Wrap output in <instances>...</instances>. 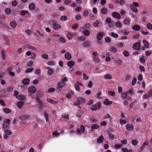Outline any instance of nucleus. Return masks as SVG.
Segmentation results:
<instances>
[{
	"instance_id": "f3484780",
	"label": "nucleus",
	"mask_w": 152,
	"mask_h": 152,
	"mask_svg": "<svg viewBox=\"0 0 152 152\" xmlns=\"http://www.w3.org/2000/svg\"><path fill=\"white\" fill-rule=\"evenodd\" d=\"M28 118V115H22L20 116L19 117V119L21 121L25 120Z\"/></svg>"
},
{
	"instance_id": "4c0bfd02",
	"label": "nucleus",
	"mask_w": 152,
	"mask_h": 152,
	"mask_svg": "<svg viewBox=\"0 0 152 152\" xmlns=\"http://www.w3.org/2000/svg\"><path fill=\"white\" fill-rule=\"evenodd\" d=\"M130 20L128 19H125L124 21V23L126 25H129V24Z\"/></svg>"
},
{
	"instance_id": "cd10ccee",
	"label": "nucleus",
	"mask_w": 152,
	"mask_h": 152,
	"mask_svg": "<svg viewBox=\"0 0 152 152\" xmlns=\"http://www.w3.org/2000/svg\"><path fill=\"white\" fill-rule=\"evenodd\" d=\"M25 96L22 94H20L17 97L18 99L19 100H23L25 99Z\"/></svg>"
},
{
	"instance_id": "412c9836",
	"label": "nucleus",
	"mask_w": 152,
	"mask_h": 152,
	"mask_svg": "<svg viewBox=\"0 0 152 152\" xmlns=\"http://www.w3.org/2000/svg\"><path fill=\"white\" fill-rule=\"evenodd\" d=\"M130 7L131 10L135 13H137L138 12L137 9L134 6H133L132 5H131Z\"/></svg>"
},
{
	"instance_id": "a18cd8bd",
	"label": "nucleus",
	"mask_w": 152,
	"mask_h": 152,
	"mask_svg": "<svg viewBox=\"0 0 152 152\" xmlns=\"http://www.w3.org/2000/svg\"><path fill=\"white\" fill-rule=\"evenodd\" d=\"M59 41L63 43H64L66 42V41L64 38L63 37H61L60 38V39L59 40Z\"/></svg>"
},
{
	"instance_id": "a211bd4d",
	"label": "nucleus",
	"mask_w": 152,
	"mask_h": 152,
	"mask_svg": "<svg viewBox=\"0 0 152 152\" xmlns=\"http://www.w3.org/2000/svg\"><path fill=\"white\" fill-rule=\"evenodd\" d=\"M10 122V121L9 119H5L4 121V123L3 124V128L5 129L7 128L5 126V124H4L6 123L8 124V125H9Z\"/></svg>"
},
{
	"instance_id": "b1692460",
	"label": "nucleus",
	"mask_w": 152,
	"mask_h": 152,
	"mask_svg": "<svg viewBox=\"0 0 152 152\" xmlns=\"http://www.w3.org/2000/svg\"><path fill=\"white\" fill-rule=\"evenodd\" d=\"M83 45L85 47H89L91 45V43L89 41H86L84 42Z\"/></svg>"
},
{
	"instance_id": "0e129e2a",
	"label": "nucleus",
	"mask_w": 152,
	"mask_h": 152,
	"mask_svg": "<svg viewBox=\"0 0 152 152\" xmlns=\"http://www.w3.org/2000/svg\"><path fill=\"white\" fill-rule=\"evenodd\" d=\"M139 68L140 70V71L141 72H144L145 71V68L144 66L140 65L139 66Z\"/></svg>"
},
{
	"instance_id": "6e6d98bb",
	"label": "nucleus",
	"mask_w": 152,
	"mask_h": 152,
	"mask_svg": "<svg viewBox=\"0 0 152 152\" xmlns=\"http://www.w3.org/2000/svg\"><path fill=\"white\" fill-rule=\"evenodd\" d=\"M67 37L69 39H71L72 38V34L70 32H68L67 35Z\"/></svg>"
},
{
	"instance_id": "49530a36",
	"label": "nucleus",
	"mask_w": 152,
	"mask_h": 152,
	"mask_svg": "<svg viewBox=\"0 0 152 152\" xmlns=\"http://www.w3.org/2000/svg\"><path fill=\"white\" fill-rule=\"evenodd\" d=\"M102 93L101 92H99L97 94V96H96L97 98L100 99H102V97H100V96L101 95Z\"/></svg>"
},
{
	"instance_id": "5fc2aeb1",
	"label": "nucleus",
	"mask_w": 152,
	"mask_h": 152,
	"mask_svg": "<svg viewBox=\"0 0 152 152\" xmlns=\"http://www.w3.org/2000/svg\"><path fill=\"white\" fill-rule=\"evenodd\" d=\"M146 26L149 30H151L152 29V24L151 23H148L147 25Z\"/></svg>"
},
{
	"instance_id": "f704fd0d",
	"label": "nucleus",
	"mask_w": 152,
	"mask_h": 152,
	"mask_svg": "<svg viewBox=\"0 0 152 152\" xmlns=\"http://www.w3.org/2000/svg\"><path fill=\"white\" fill-rule=\"evenodd\" d=\"M47 101L48 102L52 104H56L57 103V101H55L53 100L50 99H47Z\"/></svg>"
},
{
	"instance_id": "37998d69",
	"label": "nucleus",
	"mask_w": 152,
	"mask_h": 152,
	"mask_svg": "<svg viewBox=\"0 0 152 152\" xmlns=\"http://www.w3.org/2000/svg\"><path fill=\"white\" fill-rule=\"evenodd\" d=\"M123 53L124 56L126 57L128 56L129 55V52L126 50L124 51L123 52Z\"/></svg>"
},
{
	"instance_id": "f03ea898",
	"label": "nucleus",
	"mask_w": 152,
	"mask_h": 152,
	"mask_svg": "<svg viewBox=\"0 0 152 152\" xmlns=\"http://www.w3.org/2000/svg\"><path fill=\"white\" fill-rule=\"evenodd\" d=\"M36 100L37 102L38 103V106L39 109H42L44 107L41 102V99L38 97L36 98Z\"/></svg>"
},
{
	"instance_id": "69168bd1",
	"label": "nucleus",
	"mask_w": 152,
	"mask_h": 152,
	"mask_svg": "<svg viewBox=\"0 0 152 152\" xmlns=\"http://www.w3.org/2000/svg\"><path fill=\"white\" fill-rule=\"evenodd\" d=\"M152 53V52L151 50H147L145 51V54L147 56H150Z\"/></svg>"
},
{
	"instance_id": "ea45409f",
	"label": "nucleus",
	"mask_w": 152,
	"mask_h": 152,
	"mask_svg": "<svg viewBox=\"0 0 152 152\" xmlns=\"http://www.w3.org/2000/svg\"><path fill=\"white\" fill-rule=\"evenodd\" d=\"M116 27L119 28H121L122 26V24L120 21H117L116 23Z\"/></svg>"
},
{
	"instance_id": "3c124183",
	"label": "nucleus",
	"mask_w": 152,
	"mask_h": 152,
	"mask_svg": "<svg viewBox=\"0 0 152 152\" xmlns=\"http://www.w3.org/2000/svg\"><path fill=\"white\" fill-rule=\"evenodd\" d=\"M44 115L46 121L48 122V121L49 118L48 115L46 112H45L44 113Z\"/></svg>"
},
{
	"instance_id": "a878e982",
	"label": "nucleus",
	"mask_w": 152,
	"mask_h": 152,
	"mask_svg": "<svg viewBox=\"0 0 152 152\" xmlns=\"http://www.w3.org/2000/svg\"><path fill=\"white\" fill-rule=\"evenodd\" d=\"M10 26L13 28H15L16 26V23L15 21H12L10 23Z\"/></svg>"
},
{
	"instance_id": "4d7b16f0",
	"label": "nucleus",
	"mask_w": 152,
	"mask_h": 152,
	"mask_svg": "<svg viewBox=\"0 0 152 152\" xmlns=\"http://www.w3.org/2000/svg\"><path fill=\"white\" fill-rule=\"evenodd\" d=\"M120 124L122 125L124 124H126V121L124 119H121L120 120Z\"/></svg>"
},
{
	"instance_id": "6ab92c4d",
	"label": "nucleus",
	"mask_w": 152,
	"mask_h": 152,
	"mask_svg": "<svg viewBox=\"0 0 152 152\" xmlns=\"http://www.w3.org/2000/svg\"><path fill=\"white\" fill-rule=\"evenodd\" d=\"M65 57L67 60H70L72 58L71 54L69 52L66 53L65 54Z\"/></svg>"
},
{
	"instance_id": "de8ad7c7",
	"label": "nucleus",
	"mask_w": 152,
	"mask_h": 152,
	"mask_svg": "<svg viewBox=\"0 0 152 152\" xmlns=\"http://www.w3.org/2000/svg\"><path fill=\"white\" fill-rule=\"evenodd\" d=\"M4 132L6 134L8 135H11L12 134L10 130L8 129L5 130L4 131Z\"/></svg>"
},
{
	"instance_id": "72a5a7b5",
	"label": "nucleus",
	"mask_w": 152,
	"mask_h": 152,
	"mask_svg": "<svg viewBox=\"0 0 152 152\" xmlns=\"http://www.w3.org/2000/svg\"><path fill=\"white\" fill-rule=\"evenodd\" d=\"M1 55L2 56L3 59H5V57L6 56V51L4 50H2L1 51Z\"/></svg>"
},
{
	"instance_id": "20e7f679",
	"label": "nucleus",
	"mask_w": 152,
	"mask_h": 152,
	"mask_svg": "<svg viewBox=\"0 0 152 152\" xmlns=\"http://www.w3.org/2000/svg\"><path fill=\"white\" fill-rule=\"evenodd\" d=\"M141 45L139 42H136L134 43L132 45L133 49L136 50H138L140 49Z\"/></svg>"
},
{
	"instance_id": "9b49d317",
	"label": "nucleus",
	"mask_w": 152,
	"mask_h": 152,
	"mask_svg": "<svg viewBox=\"0 0 152 152\" xmlns=\"http://www.w3.org/2000/svg\"><path fill=\"white\" fill-rule=\"evenodd\" d=\"M104 138L102 135L98 138L97 139V142L98 143H102L104 140Z\"/></svg>"
},
{
	"instance_id": "bb28decb",
	"label": "nucleus",
	"mask_w": 152,
	"mask_h": 152,
	"mask_svg": "<svg viewBox=\"0 0 152 152\" xmlns=\"http://www.w3.org/2000/svg\"><path fill=\"white\" fill-rule=\"evenodd\" d=\"M83 33L84 35L86 36H88L90 34V32L88 30H84Z\"/></svg>"
},
{
	"instance_id": "338daca9",
	"label": "nucleus",
	"mask_w": 152,
	"mask_h": 152,
	"mask_svg": "<svg viewBox=\"0 0 152 152\" xmlns=\"http://www.w3.org/2000/svg\"><path fill=\"white\" fill-rule=\"evenodd\" d=\"M105 41L107 43H109L111 42V39L110 37H107L105 38Z\"/></svg>"
},
{
	"instance_id": "864d4df0",
	"label": "nucleus",
	"mask_w": 152,
	"mask_h": 152,
	"mask_svg": "<svg viewBox=\"0 0 152 152\" xmlns=\"http://www.w3.org/2000/svg\"><path fill=\"white\" fill-rule=\"evenodd\" d=\"M110 50L112 53H115L117 51V49L115 47H112L110 48Z\"/></svg>"
},
{
	"instance_id": "052dcab7",
	"label": "nucleus",
	"mask_w": 152,
	"mask_h": 152,
	"mask_svg": "<svg viewBox=\"0 0 152 152\" xmlns=\"http://www.w3.org/2000/svg\"><path fill=\"white\" fill-rule=\"evenodd\" d=\"M108 94L110 96H113L115 95V92L113 91H109L108 92Z\"/></svg>"
},
{
	"instance_id": "79ce46f5",
	"label": "nucleus",
	"mask_w": 152,
	"mask_h": 152,
	"mask_svg": "<svg viewBox=\"0 0 152 152\" xmlns=\"http://www.w3.org/2000/svg\"><path fill=\"white\" fill-rule=\"evenodd\" d=\"M93 58V61H94V62H95L96 63H98L100 61V60L98 58L96 57H94Z\"/></svg>"
},
{
	"instance_id": "2eb2a0df",
	"label": "nucleus",
	"mask_w": 152,
	"mask_h": 152,
	"mask_svg": "<svg viewBox=\"0 0 152 152\" xmlns=\"http://www.w3.org/2000/svg\"><path fill=\"white\" fill-rule=\"evenodd\" d=\"M140 27L138 25H135L132 26V29L134 31H138L140 29Z\"/></svg>"
},
{
	"instance_id": "e433bc0d",
	"label": "nucleus",
	"mask_w": 152,
	"mask_h": 152,
	"mask_svg": "<svg viewBox=\"0 0 152 152\" xmlns=\"http://www.w3.org/2000/svg\"><path fill=\"white\" fill-rule=\"evenodd\" d=\"M133 88H130L129 89V90L127 92V93H128L129 94H130V95H132L133 94Z\"/></svg>"
},
{
	"instance_id": "680f3d73",
	"label": "nucleus",
	"mask_w": 152,
	"mask_h": 152,
	"mask_svg": "<svg viewBox=\"0 0 152 152\" xmlns=\"http://www.w3.org/2000/svg\"><path fill=\"white\" fill-rule=\"evenodd\" d=\"M42 57L44 59L47 60L48 58V55L46 54L42 55Z\"/></svg>"
},
{
	"instance_id": "c756f323",
	"label": "nucleus",
	"mask_w": 152,
	"mask_h": 152,
	"mask_svg": "<svg viewBox=\"0 0 152 152\" xmlns=\"http://www.w3.org/2000/svg\"><path fill=\"white\" fill-rule=\"evenodd\" d=\"M110 35L112 37L115 38H118V34L116 33H115L114 32H112L110 33Z\"/></svg>"
},
{
	"instance_id": "f8f14e48",
	"label": "nucleus",
	"mask_w": 152,
	"mask_h": 152,
	"mask_svg": "<svg viewBox=\"0 0 152 152\" xmlns=\"http://www.w3.org/2000/svg\"><path fill=\"white\" fill-rule=\"evenodd\" d=\"M103 103L105 105H109L112 104V101L109 100L108 99H106L103 102Z\"/></svg>"
},
{
	"instance_id": "5701e85b",
	"label": "nucleus",
	"mask_w": 152,
	"mask_h": 152,
	"mask_svg": "<svg viewBox=\"0 0 152 152\" xmlns=\"http://www.w3.org/2000/svg\"><path fill=\"white\" fill-rule=\"evenodd\" d=\"M29 8L31 10H33L35 9V6L34 3H32L29 4Z\"/></svg>"
},
{
	"instance_id": "603ef678",
	"label": "nucleus",
	"mask_w": 152,
	"mask_h": 152,
	"mask_svg": "<svg viewBox=\"0 0 152 152\" xmlns=\"http://www.w3.org/2000/svg\"><path fill=\"white\" fill-rule=\"evenodd\" d=\"M4 111L7 114L10 113L11 112L10 110L9 109L7 108H5L4 109Z\"/></svg>"
},
{
	"instance_id": "c9c22d12",
	"label": "nucleus",
	"mask_w": 152,
	"mask_h": 152,
	"mask_svg": "<svg viewBox=\"0 0 152 152\" xmlns=\"http://www.w3.org/2000/svg\"><path fill=\"white\" fill-rule=\"evenodd\" d=\"M143 43L144 45L146 48H149V44L148 42L146 40H143Z\"/></svg>"
},
{
	"instance_id": "c85d7f7f",
	"label": "nucleus",
	"mask_w": 152,
	"mask_h": 152,
	"mask_svg": "<svg viewBox=\"0 0 152 152\" xmlns=\"http://www.w3.org/2000/svg\"><path fill=\"white\" fill-rule=\"evenodd\" d=\"M101 12L103 14L105 15L107 12V10L105 7H103L101 9Z\"/></svg>"
},
{
	"instance_id": "bf43d9fd",
	"label": "nucleus",
	"mask_w": 152,
	"mask_h": 152,
	"mask_svg": "<svg viewBox=\"0 0 152 152\" xmlns=\"http://www.w3.org/2000/svg\"><path fill=\"white\" fill-rule=\"evenodd\" d=\"M88 14V12L87 11L85 10L83 12L82 14V15L83 16L86 17V16H87Z\"/></svg>"
},
{
	"instance_id": "8fccbe9b",
	"label": "nucleus",
	"mask_w": 152,
	"mask_h": 152,
	"mask_svg": "<svg viewBox=\"0 0 152 152\" xmlns=\"http://www.w3.org/2000/svg\"><path fill=\"white\" fill-rule=\"evenodd\" d=\"M75 89L77 91H79L80 90V88L79 86H78V84L75 83Z\"/></svg>"
},
{
	"instance_id": "f257e3e1",
	"label": "nucleus",
	"mask_w": 152,
	"mask_h": 152,
	"mask_svg": "<svg viewBox=\"0 0 152 152\" xmlns=\"http://www.w3.org/2000/svg\"><path fill=\"white\" fill-rule=\"evenodd\" d=\"M85 101L84 99L82 97H79L78 98L77 101L74 102V104L75 105H79L83 103Z\"/></svg>"
},
{
	"instance_id": "7c9ffc66",
	"label": "nucleus",
	"mask_w": 152,
	"mask_h": 152,
	"mask_svg": "<svg viewBox=\"0 0 152 152\" xmlns=\"http://www.w3.org/2000/svg\"><path fill=\"white\" fill-rule=\"evenodd\" d=\"M83 114V112L80 110H78L77 113V116L80 118L81 117V115Z\"/></svg>"
},
{
	"instance_id": "393cba45",
	"label": "nucleus",
	"mask_w": 152,
	"mask_h": 152,
	"mask_svg": "<svg viewBox=\"0 0 152 152\" xmlns=\"http://www.w3.org/2000/svg\"><path fill=\"white\" fill-rule=\"evenodd\" d=\"M104 77L105 79L110 80L112 78V76L110 74H107L104 75Z\"/></svg>"
},
{
	"instance_id": "aec40b11",
	"label": "nucleus",
	"mask_w": 152,
	"mask_h": 152,
	"mask_svg": "<svg viewBox=\"0 0 152 152\" xmlns=\"http://www.w3.org/2000/svg\"><path fill=\"white\" fill-rule=\"evenodd\" d=\"M30 80L28 78H25L23 80L22 83L25 85H27L29 84Z\"/></svg>"
},
{
	"instance_id": "ddd939ff",
	"label": "nucleus",
	"mask_w": 152,
	"mask_h": 152,
	"mask_svg": "<svg viewBox=\"0 0 152 152\" xmlns=\"http://www.w3.org/2000/svg\"><path fill=\"white\" fill-rule=\"evenodd\" d=\"M75 64V62L72 60L68 61L67 63V66L69 67H71L73 66Z\"/></svg>"
},
{
	"instance_id": "2f4dec72",
	"label": "nucleus",
	"mask_w": 152,
	"mask_h": 152,
	"mask_svg": "<svg viewBox=\"0 0 152 152\" xmlns=\"http://www.w3.org/2000/svg\"><path fill=\"white\" fill-rule=\"evenodd\" d=\"M34 70V69L33 68H28L25 71V73H28L30 72H31L33 71Z\"/></svg>"
},
{
	"instance_id": "dca6fc26",
	"label": "nucleus",
	"mask_w": 152,
	"mask_h": 152,
	"mask_svg": "<svg viewBox=\"0 0 152 152\" xmlns=\"http://www.w3.org/2000/svg\"><path fill=\"white\" fill-rule=\"evenodd\" d=\"M20 14L22 16H25L26 15L28 14L29 12L27 10H22L20 11Z\"/></svg>"
},
{
	"instance_id": "4be33fe9",
	"label": "nucleus",
	"mask_w": 152,
	"mask_h": 152,
	"mask_svg": "<svg viewBox=\"0 0 152 152\" xmlns=\"http://www.w3.org/2000/svg\"><path fill=\"white\" fill-rule=\"evenodd\" d=\"M127 96V92H124L121 94V97L122 99H124L126 98Z\"/></svg>"
},
{
	"instance_id": "6e6552de",
	"label": "nucleus",
	"mask_w": 152,
	"mask_h": 152,
	"mask_svg": "<svg viewBox=\"0 0 152 152\" xmlns=\"http://www.w3.org/2000/svg\"><path fill=\"white\" fill-rule=\"evenodd\" d=\"M126 128L128 130L132 131L133 129L134 126L132 124H127L126 126Z\"/></svg>"
},
{
	"instance_id": "473e14b6",
	"label": "nucleus",
	"mask_w": 152,
	"mask_h": 152,
	"mask_svg": "<svg viewBox=\"0 0 152 152\" xmlns=\"http://www.w3.org/2000/svg\"><path fill=\"white\" fill-rule=\"evenodd\" d=\"M5 12L7 14H10L11 13L12 11L10 8H7L5 9Z\"/></svg>"
},
{
	"instance_id": "423d86ee",
	"label": "nucleus",
	"mask_w": 152,
	"mask_h": 152,
	"mask_svg": "<svg viewBox=\"0 0 152 152\" xmlns=\"http://www.w3.org/2000/svg\"><path fill=\"white\" fill-rule=\"evenodd\" d=\"M112 15V16L115 18H117L118 19L121 18V17L120 14L116 12H113Z\"/></svg>"
},
{
	"instance_id": "c03bdc74",
	"label": "nucleus",
	"mask_w": 152,
	"mask_h": 152,
	"mask_svg": "<svg viewBox=\"0 0 152 152\" xmlns=\"http://www.w3.org/2000/svg\"><path fill=\"white\" fill-rule=\"evenodd\" d=\"M60 20L62 21H66L67 20V17L65 15L62 16Z\"/></svg>"
},
{
	"instance_id": "a19ab883",
	"label": "nucleus",
	"mask_w": 152,
	"mask_h": 152,
	"mask_svg": "<svg viewBox=\"0 0 152 152\" xmlns=\"http://www.w3.org/2000/svg\"><path fill=\"white\" fill-rule=\"evenodd\" d=\"M129 14L131 16V17L132 18L136 20L137 18L136 15H134L131 12H129Z\"/></svg>"
},
{
	"instance_id": "58836bf2",
	"label": "nucleus",
	"mask_w": 152,
	"mask_h": 152,
	"mask_svg": "<svg viewBox=\"0 0 152 152\" xmlns=\"http://www.w3.org/2000/svg\"><path fill=\"white\" fill-rule=\"evenodd\" d=\"M33 61L31 60L28 61L27 63V66L28 67H30L32 66L33 65Z\"/></svg>"
},
{
	"instance_id": "4468645a",
	"label": "nucleus",
	"mask_w": 152,
	"mask_h": 152,
	"mask_svg": "<svg viewBox=\"0 0 152 152\" xmlns=\"http://www.w3.org/2000/svg\"><path fill=\"white\" fill-rule=\"evenodd\" d=\"M99 127V126L96 124H94L91 126V131H93L95 129H96Z\"/></svg>"
},
{
	"instance_id": "e2e57ef3",
	"label": "nucleus",
	"mask_w": 152,
	"mask_h": 152,
	"mask_svg": "<svg viewBox=\"0 0 152 152\" xmlns=\"http://www.w3.org/2000/svg\"><path fill=\"white\" fill-rule=\"evenodd\" d=\"M131 76L129 75H127L125 77V80L127 82L130 78Z\"/></svg>"
},
{
	"instance_id": "774afa93",
	"label": "nucleus",
	"mask_w": 152,
	"mask_h": 152,
	"mask_svg": "<svg viewBox=\"0 0 152 152\" xmlns=\"http://www.w3.org/2000/svg\"><path fill=\"white\" fill-rule=\"evenodd\" d=\"M148 95L149 98L152 96V89H151L149 90Z\"/></svg>"
},
{
	"instance_id": "9d476101",
	"label": "nucleus",
	"mask_w": 152,
	"mask_h": 152,
	"mask_svg": "<svg viewBox=\"0 0 152 152\" xmlns=\"http://www.w3.org/2000/svg\"><path fill=\"white\" fill-rule=\"evenodd\" d=\"M24 105V102L22 101H19L17 103V105L18 107L20 108L21 109Z\"/></svg>"
},
{
	"instance_id": "7ed1b4c3",
	"label": "nucleus",
	"mask_w": 152,
	"mask_h": 152,
	"mask_svg": "<svg viewBox=\"0 0 152 152\" xmlns=\"http://www.w3.org/2000/svg\"><path fill=\"white\" fill-rule=\"evenodd\" d=\"M51 22L53 24V27L54 29L57 30L61 28V26L60 25L57 24L55 20H52Z\"/></svg>"
},
{
	"instance_id": "13d9d810",
	"label": "nucleus",
	"mask_w": 152,
	"mask_h": 152,
	"mask_svg": "<svg viewBox=\"0 0 152 152\" xmlns=\"http://www.w3.org/2000/svg\"><path fill=\"white\" fill-rule=\"evenodd\" d=\"M77 39L80 41H84L85 40V38L83 36L78 37Z\"/></svg>"
},
{
	"instance_id": "1a4fd4ad",
	"label": "nucleus",
	"mask_w": 152,
	"mask_h": 152,
	"mask_svg": "<svg viewBox=\"0 0 152 152\" xmlns=\"http://www.w3.org/2000/svg\"><path fill=\"white\" fill-rule=\"evenodd\" d=\"M65 85V83L63 82H58L57 84V87L58 88H61L64 87Z\"/></svg>"
},
{
	"instance_id": "0eeeda50",
	"label": "nucleus",
	"mask_w": 152,
	"mask_h": 152,
	"mask_svg": "<svg viewBox=\"0 0 152 152\" xmlns=\"http://www.w3.org/2000/svg\"><path fill=\"white\" fill-rule=\"evenodd\" d=\"M104 34V33L102 31L99 32L96 36V38L98 40H101L102 39Z\"/></svg>"
},
{
	"instance_id": "39448f33",
	"label": "nucleus",
	"mask_w": 152,
	"mask_h": 152,
	"mask_svg": "<svg viewBox=\"0 0 152 152\" xmlns=\"http://www.w3.org/2000/svg\"><path fill=\"white\" fill-rule=\"evenodd\" d=\"M36 88L34 86H31L28 88V91L31 93H35L36 91Z\"/></svg>"
},
{
	"instance_id": "09e8293b",
	"label": "nucleus",
	"mask_w": 152,
	"mask_h": 152,
	"mask_svg": "<svg viewBox=\"0 0 152 152\" xmlns=\"http://www.w3.org/2000/svg\"><path fill=\"white\" fill-rule=\"evenodd\" d=\"M96 105L95 104L92 105L91 107V109L92 111H94L96 110Z\"/></svg>"
}]
</instances>
